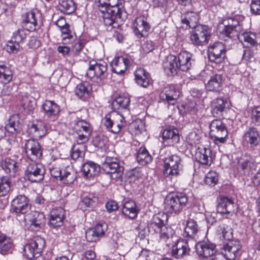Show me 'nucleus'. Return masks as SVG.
I'll return each mask as SVG.
<instances>
[{"label": "nucleus", "mask_w": 260, "mask_h": 260, "mask_svg": "<svg viewBox=\"0 0 260 260\" xmlns=\"http://www.w3.org/2000/svg\"><path fill=\"white\" fill-rule=\"evenodd\" d=\"M30 133L37 137H41L46 133V127L42 121H38L36 124L32 123L28 128Z\"/></svg>", "instance_id": "obj_42"}, {"label": "nucleus", "mask_w": 260, "mask_h": 260, "mask_svg": "<svg viewBox=\"0 0 260 260\" xmlns=\"http://www.w3.org/2000/svg\"><path fill=\"white\" fill-rule=\"evenodd\" d=\"M195 158L200 164L210 166L212 161L211 150L206 148L199 149L196 153Z\"/></svg>", "instance_id": "obj_31"}, {"label": "nucleus", "mask_w": 260, "mask_h": 260, "mask_svg": "<svg viewBox=\"0 0 260 260\" xmlns=\"http://www.w3.org/2000/svg\"><path fill=\"white\" fill-rule=\"evenodd\" d=\"M41 167L34 162L29 164L25 171L26 177L33 182L42 181L44 178V170Z\"/></svg>", "instance_id": "obj_18"}, {"label": "nucleus", "mask_w": 260, "mask_h": 260, "mask_svg": "<svg viewBox=\"0 0 260 260\" xmlns=\"http://www.w3.org/2000/svg\"><path fill=\"white\" fill-rule=\"evenodd\" d=\"M212 113L214 117H220L223 116V112L228 108V103L226 101L217 98L213 101L211 104Z\"/></svg>", "instance_id": "obj_28"}, {"label": "nucleus", "mask_w": 260, "mask_h": 260, "mask_svg": "<svg viewBox=\"0 0 260 260\" xmlns=\"http://www.w3.org/2000/svg\"><path fill=\"white\" fill-rule=\"evenodd\" d=\"M85 146L83 144H75L72 148L71 154L72 159L82 160L84 156Z\"/></svg>", "instance_id": "obj_46"}, {"label": "nucleus", "mask_w": 260, "mask_h": 260, "mask_svg": "<svg viewBox=\"0 0 260 260\" xmlns=\"http://www.w3.org/2000/svg\"><path fill=\"white\" fill-rule=\"evenodd\" d=\"M76 128L77 131L90 135L92 132L91 125L84 120L79 121L77 123Z\"/></svg>", "instance_id": "obj_56"}, {"label": "nucleus", "mask_w": 260, "mask_h": 260, "mask_svg": "<svg viewBox=\"0 0 260 260\" xmlns=\"http://www.w3.org/2000/svg\"><path fill=\"white\" fill-rule=\"evenodd\" d=\"M199 231L197 222L192 219H189L186 222L183 235L184 237L193 238Z\"/></svg>", "instance_id": "obj_41"}, {"label": "nucleus", "mask_w": 260, "mask_h": 260, "mask_svg": "<svg viewBox=\"0 0 260 260\" xmlns=\"http://www.w3.org/2000/svg\"><path fill=\"white\" fill-rule=\"evenodd\" d=\"M3 169L10 176H14L17 171V162L10 157L5 158L1 163Z\"/></svg>", "instance_id": "obj_39"}, {"label": "nucleus", "mask_w": 260, "mask_h": 260, "mask_svg": "<svg viewBox=\"0 0 260 260\" xmlns=\"http://www.w3.org/2000/svg\"><path fill=\"white\" fill-rule=\"evenodd\" d=\"M233 201L225 197H221L218 200L216 210L220 214H229L234 211Z\"/></svg>", "instance_id": "obj_27"}, {"label": "nucleus", "mask_w": 260, "mask_h": 260, "mask_svg": "<svg viewBox=\"0 0 260 260\" xmlns=\"http://www.w3.org/2000/svg\"><path fill=\"white\" fill-rule=\"evenodd\" d=\"M164 174L167 176H177L182 169V160L180 157L174 154L165 158Z\"/></svg>", "instance_id": "obj_6"}, {"label": "nucleus", "mask_w": 260, "mask_h": 260, "mask_svg": "<svg viewBox=\"0 0 260 260\" xmlns=\"http://www.w3.org/2000/svg\"><path fill=\"white\" fill-rule=\"evenodd\" d=\"M107 64L103 61L90 60L86 72L87 76L92 79L103 80L107 77Z\"/></svg>", "instance_id": "obj_11"}, {"label": "nucleus", "mask_w": 260, "mask_h": 260, "mask_svg": "<svg viewBox=\"0 0 260 260\" xmlns=\"http://www.w3.org/2000/svg\"><path fill=\"white\" fill-rule=\"evenodd\" d=\"M208 57L210 61L218 65L219 69L223 67V61L225 57V48L221 42H216L208 48Z\"/></svg>", "instance_id": "obj_10"}, {"label": "nucleus", "mask_w": 260, "mask_h": 260, "mask_svg": "<svg viewBox=\"0 0 260 260\" xmlns=\"http://www.w3.org/2000/svg\"><path fill=\"white\" fill-rule=\"evenodd\" d=\"M188 202L187 196L183 193L168 195L165 201L166 211L171 214H178Z\"/></svg>", "instance_id": "obj_3"}, {"label": "nucleus", "mask_w": 260, "mask_h": 260, "mask_svg": "<svg viewBox=\"0 0 260 260\" xmlns=\"http://www.w3.org/2000/svg\"><path fill=\"white\" fill-rule=\"evenodd\" d=\"M167 219V215L164 213H158L154 215L151 219L149 228L153 229L155 232H158L161 228L166 226L164 224L165 220Z\"/></svg>", "instance_id": "obj_38"}, {"label": "nucleus", "mask_w": 260, "mask_h": 260, "mask_svg": "<svg viewBox=\"0 0 260 260\" xmlns=\"http://www.w3.org/2000/svg\"><path fill=\"white\" fill-rule=\"evenodd\" d=\"M194 60L192 59V55L187 51H182L178 55H170L165 62L164 67L166 74L168 76H174L180 70L186 72L192 67Z\"/></svg>", "instance_id": "obj_1"}, {"label": "nucleus", "mask_w": 260, "mask_h": 260, "mask_svg": "<svg viewBox=\"0 0 260 260\" xmlns=\"http://www.w3.org/2000/svg\"><path fill=\"white\" fill-rule=\"evenodd\" d=\"M218 180V174L214 171L208 172L205 178V183L210 186H214Z\"/></svg>", "instance_id": "obj_57"}, {"label": "nucleus", "mask_w": 260, "mask_h": 260, "mask_svg": "<svg viewBox=\"0 0 260 260\" xmlns=\"http://www.w3.org/2000/svg\"><path fill=\"white\" fill-rule=\"evenodd\" d=\"M19 44L13 41H9L7 44L6 49L9 53H17L19 49Z\"/></svg>", "instance_id": "obj_62"}, {"label": "nucleus", "mask_w": 260, "mask_h": 260, "mask_svg": "<svg viewBox=\"0 0 260 260\" xmlns=\"http://www.w3.org/2000/svg\"><path fill=\"white\" fill-rule=\"evenodd\" d=\"M91 90L90 85L87 83H81L77 84L74 89L75 95L81 99L85 95H88Z\"/></svg>", "instance_id": "obj_44"}, {"label": "nucleus", "mask_w": 260, "mask_h": 260, "mask_svg": "<svg viewBox=\"0 0 260 260\" xmlns=\"http://www.w3.org/2000/svg\"><path fill=\"white\" fill-rule=\"evenodd\" d=\"M137 160L140 165L144 166L150 163L152 160V157L146 148L141 147L137 153Z\"/></svg>", "instance_id": "obj_43"}, {"label": "nucleus", "mask_w": 260, "mask_h": 260, "mask_svg": "<svg viewBox=\"0 0 260 260\" xmlns=\"http://www.w3.org/2000/svg\"><path fill=\"white\" fill-rule=\"evenodd\" d=\"M129 63L127 58L118 56L114 58L111 63L112 71L117 74L124 73Z\"/></svg>", "instance_id": "obj_26"}, {"label": "nucleus", "mask_w": 260, "mask_h": 260, "mask_svg": "<svg viewBox=\"0 0 260 260\" xmlns=\"http://www.w3.org/2000/svg\"><path fill=\"white\" fill-rule=\"evenodd\" d=\"M45 246L44 239L36 237L24 246V255L29 259L39 257Z\"/></svg>", "instance_id": "obj_5"}, {"label": "nucleus", "mask_w": 260, "mask_h": 260, "mask_svg": "<svg viewBox=\"0 0 260 260\" xmlns=\"http://www.w3.org/2000/svg\"><path fill=\"white\" fill-rule=\"evenodd\" d=\"M158 232H159L160 239L164 241L172 238L174 234V231L172 228L167 226L161 228Z\"/></svg>", "instance_id": "obj_54"}, {"label": "nucleus", "mask_w": 260, "mask_h": 260, "mask_svg": "<svg viewBox=\"0 0 260 260\" xmlns=\"http://www.w3.org/2000/svg\"><path fill=\"white\" fill-rule=\"evenodd\" d=\"M180 92L174 85H168L160 93V98L169 104L174 105L179 97Z\"/></svg>", "instance_id": "obj_21"}, {"label": "nucleus", "mask_w": 260, "mask_h": 260, "mask_svg": "<svg viewBox=\"0 0 260 260\" xmlns=\"http://www.w3.org/2000/svg\"><path fill=\"white\" fill-rule=\"evenodd\" d=\"M12 210L16 213L25 214L30 209L27 198L23 195L17 196L11 202Z\"/></svg>", "instance_id": "obj_15"}, {"label": "nucleus", "mask_w": 260, "mask_h": 260, "mask_svg": "<svg viewBox=\"0 0 260 260\" xmlns=\"http://www.w3.org/2000/svg\"><path fill=\"white\" fill-rule=\"evenodd\" d=\"M64 217V210L62 208L53 209L50 213V224L53 227L62 224Z\"/></svg>", "instance_id": "obj_29"}, {"label": "nucleus", "mask_w": 260, "mask_h": 260, "mask_svg": "<svg viewBox=\"0 0 260 260\" xmlns=\"http://www.w3.org/2000/svg\"><path fill=\"white\" fill-rule=\"evenodd\" d=\"M11 189V181L7 176L0 177V196H6Z\"/></svg>", "instance_id": "obj_47"}, {"label": "nucleus", "mask_w": 260, "mask_h": 260, "mask_svg": "<svg viewBox=\"0 0 260 260\" xmlns=\"http://www.w3.org/2000/svg\"><path fill=\"white\" fill-rule=\"evenodd\" d=\"M250 12L254 15H260V0H251Z\"/></svg>", "instance_id": "obj_60"}, {"label": "nucleus", "mask_w": 260, "mask_h": 260, "mask_svg": "<svg viewBox=\"0 0 260 260\" xmlns=\"http://www.w3.org/2000/svg\"><path fill=\"white\" fill-rule=\"evenodd\" d=\"M239 40H243L245 43H248L250 46H255L258 44V38L255 33L248 31L242 33L240 36Z\"/></svg>", "instance_id": "obj_45"}, {"label": "nucleus", "mask_w": 260, "mask_h": 260, "mask_svg": "<svg viewBox=\"0 0 260 260\" xmlns=\"http://www.w3.org/2000/svg\"><path fill=\"white\" fill-rule=\"evenodd\" d=\"M218 233L221 235L222 238L225 240L230 241L233 238V229L231 226V222L227 220L220 223L217 228Z\"/></svg>", "instance_id": "obj_37"}, {"label": "nucleus", "mask_w": 260, "mask_h": 260, "mask_svg": "<svg viewBox=\"0 0 260 260\" xmlns=\"http://www.w3.org/2000/svg\"><path fill=\"white\" fill-rule=\"evenodd\" d=\"M198 253L204 257L213 256L216 253L215 245L208 241H203L196 245Z\"/></svg>", "instance_id": "obj_23"}, {"label": "nucleus", "mask_w": 260, "mask_h": 260, "mask_svg": "<svg viewBox=\"0 0 260 260\" xmlns=\"http://www.w3.org/2000/svg\"><path fill=\"white\" fill-rule=\"evenodd\" d=\"M135 80L138 84L147 87L150 83L149 74L142 68H138L135 72Z\"/></svg>", "instance_id": "obj_34"}, {"label": "nucleus", "mask_w": 260, "mask_h": 260, "mask_svg": "<svg viewBox=\"0 0 260 260\" xmlns=\"http://www.w3.org/2000/svg\"><path fill=\"white\" fill-rule=\"evenodd\" d=\"M26 217L30 222L29 229L33 231L39 230L41 225L44 222V214L37 211L31 212Z\"/></svg>", "instance_id": "obj_25"}, {"label": "nucleus", "mask_w": 260, "mask_h": 260, "mask_svg": "<svg viewBox=\"0 0 260 260\" xmlns=\"http://www.w3.org/2000/svg\"><path fill=\"white\" fill-rule=\"evenodd\" d=\"M40 13L37 10H32L26 13L23 18V27L28 31H32L37 29L38 19Z\"/></svg>", "instance_id": "obj_20"}, {"label": "nucleus", "mask_w": 260, "mask_h": 260, "mask_svg": "<svg viewBox=\"0 0 260 260\" xmlns=\"http://www.w3.org/2000/svg\"><path fill=\"white\" fill-rule=\"evenodd\" d=\"M62 159L58 158L55 161L51 162L50 164L51 165V167H50V174L55 178H61V171L60 170V165Z\"/></svg>", "instance_id": "obj_48"}, {"label": "nucleus", "mask_w": 260, "mask_h": 260, "mask_svg": "<svg viewBox=\"0 0 260 260\" xmlns=\"http://www.w3.org/2000/svg\"><path fill=\"white\" fill-rule=\"evenodd\" d=\"M241 247L240 241L230 240L223 246L221 253L227 260H234Z\"/></svg>", "instance_id": "obj_14"}, {"label": "nucleus", "mask_w": 260, "mask_h": 260, "mask_svg": "<svg viewBox=\"0 0 260 260\" xmlns=\"http://www.w3.org/2000/svg\"><path fill=\"white\" fill-rule=\"evenodd\" d=\"M210 136L215 144L219 145L226 142L228 132L221 120H213L210 124Z\"/></svg>", "instance_id": "obj_4"}, {"label": "nucleus", "mask_w": 260, "mask_h": 260, "mask_svg": "<svg viewBox=\"0 0 260 260\" xmlns=\"http://www.w3.org/2000/svg\"><path fill=\"white\" fill-rule=\"evenodd\" d=\"M257 163L252 156H246L242 158L238 162V170L242 175L248 176L257 167Z\"/></svg>", "instance_id": "obj_17"}, {"label": "nucleus", "mask_w": 260, "mask_h": 260, "mask_svg": "<svg viewBox=\"0 0 260 260\" xmlns=\"http://www.w3.org/2000/svg\"><path fill=\"white\" fill-rule=\"evenodd\" d=\"M12 78V72L4 65H0V79L4 83L10 82Z\"/></svg>", "instance_id": "obj_52"}, {"label": "nucleus", "mask_w": 260, "mask_h": 260, "mask_svg": "<svg viewBox=\"0 0 260 260\" xmlns=\"http://www.w3.org/2000/svg\"><path fill=\"white\" fill-rule=\"evenodd\" d=\"M23 148L27 157L32 161H36L42 155L41 146L35 139L26 140Z\"/></svg>", "instance_id": "obj_13"}, {"label": "nucleus", "mask_w": 260, "mask_h": 260, "mask_svg": "<svg viewBox=\"0 0 260 260\" xmlns=\"http://www.w3.org/2000/svg\"><path fill=\"white\" fill-rule=\"evenodd\" d=\"M122 213L131 219L136 218L138 213V210L135 202L133 200L125 202L122 205Z\"/></svg>", "instance_id": "obj_32"}, {"label": "nucleus", "mask_w": 260, "mask_h": 260, "mask_svg": "<svg viewBox=\"0 0 260 260\" xmlns=\"http://www.w3.org/2000/svg\"><path fill=\"white\" fill-rule=\"evenodd\" d=\"M14 245L10 238L0 233V252L6 255L12 252Z\"/></svg>", "instance_id": "obj_36"}, {"label": "nucleus", "mask_w": 260, "mask_h": 260, "mask_svg": "<svg viewBox=\"0 0 260 260\" xmlns=\"http://www.w3.org/2000/svg\"><path fill=\"white\" fill-rule=\"evenodd\" d=\"M144 123L140 120L133 122L129 125L131 132L134 135L140 134L144 129Z\"/></svg>", "instance_id": "obj_55"}, {"label": "nucleus", "mask_w": 260, "mask_h": 260, "mask_svg": "<svg viewBox=\"0 0 260 260\" xmlns=\"http://www.w3.org/2000/svg\"><path fill=\"white\" fill-rule=\"evenodd\" d=\"M119 0H108L107 11L102 15L107 30L111 31L119 27L125 12L123 7L118 5Z\"/></svg>", "instance_id": "obj_2"}, {"label": "nucleus", "mask_w": 260, "mask_h": 260, "mask_svg": "<svg viewBox=\"0 0 260 260\" xmlns=\"http://www.w3.org/2000/svg\"><path fill=\"white\" fill-rule=\"evenodd\" d=\"M252 122L256 126H260V106L254 108L251 111Z\"/></svg>", "instance_id": "obj_59"}, {"label": "nucleus", "mask_w": 260, "mask_h": 260, "mask_svg": "<svg viewBox=\"0 0 260 260\" xmlns=\"http://www.w3.org/2000/svg\"><path fill=\"white\" fill-rule=\"evenodd\" d=\"M5 129L11 134L20 131L21 129V124L19 115L17 114L12 115L9 118L8 123L6 124Z\"/></svg>", "instance_id": "obj_35"}, {"label": "nucleus", "mask_w": 260, "mask_h": 260, "mask_svg": "<svg viewBox=\"0 0 260 260\" xmlns=\"http://www.w3.org/2000/svg\"><path fill=\"white\" fill-rule=\"evenodd\" d=\"M201 133L199 131H192L186 137L187 142L191 146L198 144L200 142Z\"/></svg>", "instance_id": "obj_53"}, {"label": "nucleus", "mask_w": 260, "mask_h": 260, "mask_svg": "<svg viewBox=\"0 0 260 260\" xmlns=\"http://www.w3.org/2000/svg\"><path fill=\"white\" fill-rule=\"evenodd\" d=\"M85 237L88 241L92 242L96 241L98 239L99 236L92 228L86 231Z\"/></svg>", "instance_id": "obj_64"}, {"label": "nucleus", "mask_w": 260, "mask_h": 260, "mask_svg": "<svg viewBox=\"0 0 260 260\" xmlns=\"http://www.w3.org/2000/svg\"><path fill=\"white\" fill-rule=\"evenodd\" d=\"M199 20V16L196 13L193 12L187 13L184 18L181 19V22L183 24L185 25V28H194L197 26V24Z\"/></svg>", "instance_id": "obj_40"}, {"label": "nucleus", "mask_w": 260, "mask_h": 260, "mask_svg": "<svg viewBox=\"0 0 260 260\" xmlns=\"http://www.w3.org/2000/svg\"><path fill=\"white\" fill-rule=\"evenodd\" d=\"M207 90L219 92L221 90L222 78L219 74H215L210 77L207 83L205 84Z\"/></svg>", "instance_id": "obj_33"}, {"label": "nucleus", "mask_w": 260, "mask_h": 260, "mask_svg": "<svg viewBox=\"0 0 260 260\" xmlns=\"http://www.w3.org/2000/svg\"><path fill=\"white\" fill-rule=\"evenodd\" d=\"M162 136L164 142L169 146L177 144L180 140L178 130L174 127L166 128L163 131Z\"/></svg>", "instance_id": "obj_24"}, {"label": "nucleus", "mask_w": 260, "mask_h": 260, "mask_svg": "<svg viewBox=\"0 0 260 260\" xmlns=\"http://www.w3.org/2000/svg\"><path fill=\"white\" fill-rule=\"evenodd\" d=\"M98 203V198L93 194H88L83 197L81 201V204L84 206L85 208H94Z\"/></svg>", "instance_id": "obj_51"}, {"label": "nucleus", "mask_w": 260, "mask_h": 260, "mask_svg": "<svg viewBox=\"0 0 260 260\" xmlns=\"http://www.w3.org/2000/svg\"><path fill=\"white\" fill-rule=\"evenodd\" d=\"M77 137L76 138L77 139V144H83L84 145V143L87 142L89 139L90 135L87 134H84V133L80 132L79 131H77Z\"/></svg>", "instance_id": "obj_63"}, {"label": "nucleus", "mask_w": 260, "mask_h": 260, "mask_svg": "<svg viewBox=\"0 0 260 260\" xmlns=\"http://www.w3.org/2000/svg\"><path fill=\"white\" fill-rule=\"evenodd\" d=\"M129 103L130 99L128 95H120L115 99L112 105L117 108L126 109L129 106Z\"/></svg>", "instance_id": "obj_49"}, {"label": "nucleus", "mask_w": 260, "mask_h": 260, "mask_svg": "<svg viewBox=\"0 0 260 260\" xmlns=\"http://www.w3.org/2000/svg\"><path fill=\"white\" fill-rule=\"evenodd\" d=\"M59 9L63 13L70 14L75 11L76 8L73 0H61Z\"/></svg>", "instance_id": "obj_50"}, {"label": "nucleus", "mask_w": 260, "mask_h": 260, "mask_svg": "<svg viewBox=\"0 0 260 260\" xmlns=\"http://www.w3.org/2000/svg\"><path fill=\"white\" fill-rule=\"evenodd\" d=\"M50 119L51 116H53L54 118L52 120H54L59 114L60 108L59 106L53 101H50Z\"/></svg>", "instance_id": "obj_61"}, {"label": "nucleus", "mask_w": 260, "mask_h": 260, "mask_svg": "<svg viewBox=\"0 0 260 260\" xmlns=\"http://www.w3.org/2000/svg\"><path fill=\"white\" fill-rule=\"evenodd\" d=\"M26 37V34L25 29H20L13 33L11 40L13 41L20 44L22 42Z\"/></svg>", "instance_id": "obj_58"}, {"label": "nucleus", "mask_w": 260, "mask_h": 260, "mask_svg": "<svg viewBox=\"0 0 260 260\" xmlns=\"http://www.w3.org/2000/svg\"><path fill=\"white\" fill-rule=\"evenodd\" d=\"M82 169L84 176L90 179L99 174L101 167L97 164L92 161H89L83 165Z\"/></svg>", "instance_id": "obj_30"}, {"label": "nucleus", "mask_w": 260, "mask_h": 260, "mask_svg": "<svg viewBox=\"0 0 260 260\" xmlns=\"http://www.w3.org/2000/svg\"><path fill=\"white\" fill-rule=\"evenodd\" d=\"M125 123L124 117L117 112H112L104 117V125L109 132L114 134L118 133Z\"/></svg>", "instance_id": "obj_7"}, {"label": "nucleus", "mask_w": 260, "mask_h": 260, "mask_svg": "<svg viewBox=\"0 0 260 260\" xmlns=\"http://www.w3.org/2000/svg\"><path fill=\"white\" fill-rule=\"evenodd\" d=\"M150 26L144 16H140L136 18L133 24V30L135 35L138 38L145 37L147 35Z\"/></svg>", "instance_id": "obj_16"}, {"label": "nucleus", "mask_w": 260, "mask_h": 260, "mask_svg": "<svg viewBox=\"0 0 260 260\" xmlns=\"http://www.w3.org/2000/svg\"><path fill=\"white\" fill-rule=\"evenodd\" d=\"M190 248L188 242L185 240H179L172 247L171 253L173 257L181 259L189 255Z\"/></svg>", "instance_id": "obj_19"}, {"label": "nucleus", "mask_w": 260, "mask_h": 260, "mask_svg": "<svg viewBox=\"0 0 260 260\" xmlns=\"http://www.w3.org/2000/svg\"><path fill=\"white\" fill-rule=\"evenodd\" d=\"M243 139L251 147H256L260 144L259 132L256 127H250L244 134Z\"/></svg>", "instance_id": "obj_22"}, {"label": "nucleus", "mask_w": 260, "mask_h": 260, "mask_svg": "<svg viewBox=\"0 0 260 260\" xmlns=\"http://www.w3.org/2000/svg\"><path fill=\"white\" fill-rule=\"evenodd\" d=\"M224 22V27L221 32V34L225 37L236 40L240 38V33L242 28L239 22L233 18H229L227 22Z\"/></svg>", "instance_id": "obj_12"}, {"label": "nucleus", "mask_w": 260, "mask_h": 260, "mask_svg": "<svg viewBox=\"0 0 260 260\" xmlns=\"http://www.w3.org/2000/svg\"><path fill=\"white\" fill-rule=\"evenodd\" d=\"M102 168L107 174H110L112 179L118 180L121 178L123 168L119 165L116 158L107 157L102 164Z\"/></svg>", "instance_id": "obj_8"}, {"label": "nucleus", "mask_w": 260, "mask_h": 260, "mask_svg": "<svg viewBox=\"0 0 260 260\" xmlns=\"http://www.w3.org/2000/svg\"><path fill=\"white\" fill-rule=\"evenodd\" d=\"M210 37V30L207 25H198L193 29L190 38L195 46H204L207 44Z\"/></svg>", "instance_id": "obj_9"}]
</instances>
